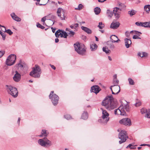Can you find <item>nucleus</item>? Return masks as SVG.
I'll return each instance as SVG.
<instances>
[{
  "label": "nucleus",
  "mask_w": 150,
  "mask_h": 150,
  "mask_svg": "<svg viewBox=\"0 0 150 150\" xmlns=\"http://www.w3.org/2000/svg\"><path fill=\"white\" fill-rule=\"evenodd\" d=\"M102 105L105 106L106 109L111 110L116 107L117 103L111 96L106 98L105 99L103 100Z\"/></svg>",
  "instance_id": "nucleus-1"
},
{
  "label": "nucleus",
  "mask_w": 150,
  "mask_h": 150,
  "mask_svg": "<svg viewBox=\"0 0 150 150\" xmlns=\"http://www.w3.org/2000/svg\"><path fill=\"white\" fill-rule=\"evenodd\" d=\"M41 73V71L40 67L37 65H35L33 71L30 72V75L35 78H39Z\"/></svg>",
  "instance_id": "nucleus-2"
},
{
  "label": "nucleus",
  "mask_w": 150,
  "mask_h": 150,
  "mask_svg": "<svg viewBox=\"0 0 150 150\" xmlns=\"http://www.w3.org/2000/svg\"><path fill=\"white\" fill-rule=\"evenodd\" d=\"M101 110L102 111V118L98 120V122L105 125L107 124L109 120V114L106 110H104L102 108H101Z\"/></svg>",
  "instance_id": "nucleus-3"
},
{
  "label": "nucleus",
  "mask_w": 150,
  "mask_h": 150,
  "mask_svg": "<svg viewBox=\"0 0 150 150\" xmlns=\"http://www.w3.org/2000/svg\"><path fill=\"white\" fill-rule=\"evenodd\" d=\"M74 45L75 51L79 54L83 55L84 54L86 51V49L84 45H81L79 43H76L74 44Z\"/></svg>",
  "instance_id": "nucleus-4"
},
{
  "label": "nucleus",
  "mask_w": 150,
  "mask_h": 150,
  "mask_svg": "<svg viewBox=\"0 0 150 150\" xmlns=\"http://www.w3.org/2000/svg\"><path fill=\"white\" fill-rule=\"evenodd\" d=\"M38 143L41 146L44 147L50 146L52 145L51 141L46 137L39 139L38 140Z\"/></svg>",
  "instance_id": "nucleus-5"
},
{
  "label": "nucleus",
  "mask_w": 150,
  "mask_h": 150,
  "mask_svg": "<svg viewBox=\"0 0 150 150\" xmlns=\"http://www.w3.org/2000/svg\"><path fill=\"white\" fill-rule=\"evenodd\" d=\"M118 138L121 139V140L119 141L120 144H121L125 142L127 139L128 138L126 132L124 130H122L119 134Z\"/></svg>",
  "instance_id": "nucleus-6"
},
{
  "label": "nucleus",
  "mask_w": 150,
  "mask_h": 150,
  "mask_svg": "<svg viewBox=\"0 0 150 150\" xmlns=\"http://www.w3.org/2000/svg\"><path fill=\"white\" fill-rule=\"evenodd\" d=\"M7 86V91L8 93L14 98L17 97L18 94V92L17 88L11 86Z\"/></svg>",
  "instance_id": "nucleus-7"
},
{
  "label": "nucleus",
  "mask_w": 150,
  "mask_h": 150,
  "mask_svg": "<svg viewBox=\"0 0 150 150\" xmlns=\"http://www.w3.org/2000/svg\"><path fill=\"white\" fill-rule=\"evenodd\" d=\"M16 56L15 54H11L7 58L6 61V64L8 66H11L15 62Z\"/></svg>",
  "instance_id": "nucleus-8"
},
{
  "label": "nucleus",
  "mask_w": 150,
  "mask_h": 150,
  "mask_svg": "<svg viewBox=\"0 0 150 150\" xmlns=\"http://www.w3.org/2000/svg\"><path fill=\"white\" fill-rule=\"evenodd\" d=\"M54 91H52L49 97V98L51 99L53 105H55L58 103L59 97L56 94H54Z\"/></svg>",
  "instance_id": "nucleus-9"
},
{
  "label": "nucleus",
  "mask_w": 150,
  "mask_h": 150,
  "mask_svg": "<svg viewBox=\"0 0 150 150\" xmlns=\"http://www.w3.org/2000/svg\"><path fill=\"white\" fill-rule=\"evenodd\" d=\"M115 114L117 115H126V112L124 109L123 105H120L117 109L115 110Z\"/></svg>",
  "instance_id": "nucleus-10"
},
{
  "label": "nucleus",
  "mask_w": 150,
  "mask_h": 150,
  "mask_svg": "<svg viewBox=\"0 0 150 150\" xmlns=\"http://www.w3.org/2000/svg\"><path fill=\"white\" fill-rule=\"evenodd\" d=\"M55 36L57 38H59L60 36L61 38H67L68 36V34L64 31L62 30H58L55 33Z\"/></svg>",
  "instance_id": "nucleus-11"
},
{
  "label": "nucleus",
  "mask_w": 150,
  "mask_h": 150,
  "mask_svg": "<svg viewBox=\"0 0 150 150\" xmlns=\"http://www.w3.org/2000/svg\"><path fill=\"white\" fill-rule=\"evenodd\" d=\"M57 13L58 16L62 20H64V11L61 8H59L57 9Z\"/></svg>",
  "instance_id": "nucleus-12"
},
{
  "label": "nucleus",
  "mask_w": 150,
  "mask_h": 150,
  "mask_svg": "<svg viewBox=\"0 0 150 150\" xmlns=\"http://www.w3.org/2000/svg\"><path fill=\"white\" fill-rule=\"evenodd\" d=\"M119 122L121 124L126 125H131V122L130 120L128 118H125L122 119L119 121Z\"/></svg>",
  "instance_id": "nucleus-13"
},
{
  "label": "nucleus",
  "mask_w": 150,
  "mask_h": 150,
  "mask_svg": "<svg viewBox=\"0 0 150 150\" xmlns=\"http://www.w3.org/2000/svg\"><path fill=\"white\" fill-rule=\"evenodd\" d=\"M119 8L115 7L113 10V13L114 14L115 18L116 19H118L120 16V11Z\"/></svg>",
  "instance_id": "nucleus-14"
},
{
  "label": "nucleus",
  "mask_w": 150,
  "mask_h": 150,
  "mask_svg": "<svg viewBox=\"0 0 150 150\" xmlns=\"http://www.w3.org/2000/svg\"><path fill=\"white\" fill-rule=\"evenodd\" d=\"M15 67L17 69V70H17L18 71L20 72L21 71L23 70L24 67V65L23 63H21V60L20 61L19 63L15 65Z\"/></svg>",
  "instance_id": "nucleus-15"
},
{
  "label": "nucleus",
  "mask_w": 150,
  "mask_h": 150,
  "mask_svg": "<svg viewBox=\"0 0 150 150\" xmlns=\"http://www.w3.org/2000/svg\"><path fill=\"white\" fill-rule=\"evenodd\" d=\"M14 80L16 82H18L21 79V75L17 70L15 71V74L13 77Z\"/></svg>",
  "instance_id": "nucleus-16"
},
{
  "label": "nucleus",
  "mask_w": 150,
  "mask_h": 150,
  "mask_svg": "<svg viewBox=\"0 0 150 150\" xmlns=\"http://www.w3.org/2000/svg\"><path fill=\"white\" fill-rule=\"evenodd\" d=\"M120 25L119 22H116L113 21L110 25V28L114 29H115L117 28Z\"/></svg>",
  "instance_id": "nucleus-17"
},
{
  "label": "nucleus",
  "mask_w": 150,
  "mask_h": 150,
  "mask_svg": "<svg viewBox=\"0 0 150 150\" xmlns=\"http://www.w3.org/2000/svg\"><path fill=\"white\" fill-rule=\"evenodd\" d=\"M100 88L98 86H94L91 87V92H94L96 94L98 93L100 91Z\"/></svg>",
  "instance_id": "nucleus-18"
},
{
  "label": "nucleus",
  "mask_w": 150,
  "mask_h": 150,
  "mask_svg": "<svg viewBox=\"0 0 150 150\" xmlns=\"http://www.w3.org/2000/svg\"><path fill=\"white\" fill-rule=\"evenodd\" d=\"M125 45L127 48L129 47L130 45L132 44V42L131 40L127 38L125 39Z\"/></svg>",
  "instance_id": "nucleus-19"
},
{
  "label": "nucleus",
  "mask_w": 150,
  "mask_h": 150,
  "mask_svg": "<svg viewBox=\"0 0 150 150\" xmlns=\"http://www.w3.org/2000/svg\"><path fill=\"white\" fill-rule=\"evenodd\" d=\"M113 90L115 94H118L120 91V87L119 86L113 85Z\"/></svg>",
  "instance_id": "nucleus-20"
},
{
  "label": "nucleus",
  "mask_w": 150,
  "mask_h": 150,
  "mask_svg": "<svg viewBox=\"0 0 150 150\" xmlns=\"http://www.w3.org/2000/svg\"><path fill=\"white\" fill-rule=\"evenodd\" d=\"M11 16L12 18L15 21L18 22L21 21V19L16 15L14 13H12L11 14Z\"/></svg>",
  "instance_id": "nucleus-21"
},
{
  "label": "nucleus",
  "mask_w": 150,
  "mask_h": 150,
  "mask_svg": "<svg viewBox=\"0 0 150 150\" xmlns=\"http://www.w3.org/2000/svg\"><path fill=\"white\" fill-rule=\"evenodd\" d=\"M117 37L115 35H112L110 37V40L112 43L114 42H118L119 41H120V40L119 39L117 40H115L116 38H117Z\"/></svg>",
  "instance_id": "nucleus-22"
},
{
  "label": "nucleus",
  "mask_w": 150,
  "mask_h": 150,
  "mask_svg": "<svg viewBox=\"0 0 150 150\" xmlns=\"http://www.w3.org/2000/svg\"><path fill=\"white\" fill-rule=\"evenodd\" d=\"M81 28L83 30L87 33L88 34H90L91 33L92 31L90 29L83 26H82Z\"/></svg>",
  "instance_id": "nucleus-23"
},
{
  "label": "nucleus",
  "mask_w": 150,
  "mask_h": 150,
  "mask_svg": "<svg viewBox=\"0 0 150 150\" xmlns=\"http://www.w3.org/2000/svg\"><path fill=\"white\" fill-rule=\"evenodd\" d=\"M98 46L97 45L94 43H92L90 45V48L92 51H94L97 48Z\"/></svg>",
  "instance_id": "nucleus-24"
},
{
  "label": "nucleus",
  "mask_w": 150,
  "mask_h": 150,
  "mask_svg": "<svg viewBox=\"0 0 150 150\" xmlns=\"http://www.w3.org/2000/svg\"><path fill=\"white\" fill-rule=\"evenodd\" d=\"M48 134V133L47 132V131L42 129L41 132V134L39 135V136L40 137H42L43 136L46 137L47 136Z\"/></svg>",
  "instance_id": "nucleus-25"
},
{
  "label": "nucleus",
  "mask_w": 150,
  "mask_h": 150,
  "mask_svg": "<svg viewBox=\"0 0 150 150\" xmlns=\"http://www.w3.org/2000/svg\"><path fill=\"white\" fill-rule=\"evenodd\" d=\"M88 117V113L87 112L85 111L82 114L81 116V118L83 120L87 119Z\"/></svg>",
  "instance_id": "nucleus-26"
},
{
  "label": "nucleus",
  "mask_w": 150,
  "mask_h": 150,
  "mask_svg": "<svg viewBox=\"0 0 150 150\" xmlns=\"http://www.w3.org/2000/svg\"><path fill=\"white\" fill-rule=\"evenodd\" d=\"M148 54L147 53L144 52H139L138 54V56L140 57H146L148 56Z\"/></svg>",
  "instance_id": "nucleus-27"
},
{
  "label": "nucleus",
  "mask_w": 150,
  "mask_h": 150,
  "mask_svg": "<svg viewBox=\"0 0 150 150\" xmlns=\"http://www.w3.org/2000/svg\"><path fill=\"white\" fill-rule=\"evenodd\" d=\"M118 5L120 10L121 11L123 8L126 7V6L124 4L121 3L119 2L118 3Z\"/></svg>",
  "instance_id": "nucleus-28"
},
{
  "label": "nucleus",
  "mask_w": 150,
  "mask_h": 150,
  "mask_svg": "<svg viewBox=\"0 0 150 150\" xmlns=\"http://www.w3.org/2000/svg\"><path fill=\"white\" fill-rule=\"evenodd\" d=\"M101 9L99 7H96L94 9V11L96 15H98L100 13Z\"/></svg>",
  "instance_id": "nucleus-29"
},
{
  "label": "nucleus",
  "mask_w": 150,
  "mask_h": 150,
  "mask_svg": "<svg viewBox=\"0 0 150 150\" xmlns=\"http://www.w3.org/2000/svg\"><path fill=\"white\" fill-rule=\"evenodd\" d=\"M144 9L147 13H149L150 11V5H147L144 6Z\"/></svg>",
  "instance_id": "nucleus-30"
},
{
  "label": "nucleus",
  "mask_w": 150,
  "mask_h": 150,
  "mask_svg": "<svg viewBox=\"0 0 150 150\" xmlns=\"http://www.w3.org/2000/svg\"><path fill=\"white\" fill-rule=\"evenodd\" d=\"M113 12L108 10L107 12V16L110 18H111L112 16Z\"/></svg>",
  "instance_id": "nucleus-31"
},
{
  "label": "nucleus",
  "mask_w": 150,
  "mask_h": 150,
  "mask_svg": "<svg viewBox=\"0 0 150 150\" xmlns=\"http://www.w3.org/2000/svg\"><path fill=\"white\" fill-rule=\"evenodd\" d=\"M103 50L106 54L110 53V50L108 49L106 47H103Z\"/></svg>",
  "instance_id": "nucleus-32"
},
{
  "label": "nucleus",
  "mask_w": 150,
  "mask_h": 150,
  "mask_svg": "<svg viewBox=\"0 0 150 150\" xmlns=\"http://www.w3.org/2000/svg\"><path fill=\"white\" fill-rule=\"evenodd\" d=\"M143 27L145 28H150V22H143Z\"/></svg>",
  "instance_id": "nucleus-33"
},
{
  "label": "nucleus",
  "mask_w": 150,
  "mask_h": 150,
  "mask_svg": "<svg viewBox=\"0 0 150 150\" xmlns=\"http://www.w3.org/2000/svg\"><path fill=\"white\" fill-rule=\"evenodd\" d=\"M136 11L134 10H132L131 11H129L128 12V14H129L131 16L135 15L136 13Z\"/></svg>",
  "instance_id": "nucleus-34"
},
{
  "label": "nucleus",
  "mask_w": 150,
  "mask_h": 150,
  "mask_svg": "<svg viewBox=\"0 0 150 150\" xmlns=\"http://www.w3.org/2000/svg\"><path fill=\"white\" fill-rule=\"evenodd\" d=\"M66 30L69 32L68 33V34L70 35V36H73L75 33L74 32L70 30L68 28L66 29Z\"/></svg>",
  "instance_id": "nucleus-35"
},
{
  "label": "nucleus",
  "mask_w": 150,
  "mask_h": 150,
  "mask_svg": "<svg viewBox=\"0 0 150 150\" xmlns=\"http://www.w3.org/2000/svg\"><path fill=\"white\" fill-rule=\"evenodd\" d=\"M123 107L124 110L125 112V111L127 112L129 111V108L128 104H127L126 105H125L124 106L123 105Z\"/></svg>",
  "instance_id": "nucleus-36"
},
{
  "label": "nucleus",
  "mask_w": 150,
  "mask_h": 150,
  "mask_svg": "<svg viewBox=\"0 0 150 150\" xmlns=\"http://www.w3.org/2000/svg\"><path fill=\"white\" fill-rule=\"evenodd\" d=\"M109 42H108V45L111 49H113L115 48L114 45L112 43H109Z\"/></svg>",
  "instance_id": "nucleus-37"
},
{
  "label": "nucleus",
  "mask_w": 150,
  "mask_h": 150,
  "mask_svg": "<svg viewBox=\"0 0 150 150\" xmlns=\"http://www.w3.org/2000/svg\"><path fill=\"white\" fill-rule=\"evenodd\" d=\"M4 31L3 30L4 32H6V33L10 35H11L13 33V32L10 29L6 30V28L4 29Z\"/></svg>",
  "instance_id": "nucleus-38"
},
{
  "label": "nucleus",
  "mask_w": 150,
  "mask_h": 150,
  "mask_svg": "<svg viewBox=\"0 0 150 150\" xmlns=\"http://www.w3.org/2000/svg\"><path fill=\"white\" fill-rule=\"evenodd\" d=\"M83 6L81 4H80L78 6L77 8H75V9L76 10H80L82 9Z\"/></svg>",
  "instance_id": "nucleus-39"
},
{
  "label": "nucleus",
  "mask_w": 150,
  "mask_h": 150,
  "mask_svg": "<svg viewBox=\"0 0 150 150\" xmlns=\"http://www.w3.org/2000/svg\"><path fill=\"white\" fill-rule=\"evenodd\" d=\"M128 81L130 85H134V81L131 78H129L128 79Z\"/></svg>",
  "instance_id": "nucleus-40"
},
{
  "label": "nucleus",
  "mask_w": 150,
  "mask_h": 150,
  "mask_svg": "<svg viewBox=\"0 0 150 150\" xmlns=\"http://www.w3.org/2000/svg\"><path fill=\"white\" fill-rule=\"evenodd\" d=\"M55 21H52L50 19H49L48 21V23L49 26H51L53 25Z\"/></svg>",
  "instance_id": "nucleus-41"
},
{
  "label": "nucleus",
  "mask_w": 150,
  "mask_h": 150,
  "mask_svg": "<svg viewBox=\"0 0 150 150\" xmlns=\"http://www.w3.org/2000/svg\"><path fill=\"white\" fill-rule=\"evenodd\" d=\"M98 27L100 29H103L104 27V25L103 24L102 22H100L99 23V25Z\"/></svg>",
  "instance_id": "nucleus-42"
},
{
  "label": "nucleus",
  "mask_w": 150,
  "mask_h": 150,
  "mask_svg": "<svg viewBox=\"0 0 150 150\" xmlns=\"http://www.w3.org/2000/svg\"><path fill=\"white\" fill-rule=\"evenodd\" d=\"M119 81L117 79H113V83L114 85L118 86V85L119 83Z\"/></svg>",
  "instance_id": "nucleus-43"
},
{
  "label": "nucleus",
  "mask_w": 150,
  "mask_h": 150,
  "mask_svg": "<svg viewBox=\"0 0 150 150\" xmlns=\"http://www.w3.org/2000/svg\"><path fill=\"white\" fill-rule=\"evenodd\" d=\"M73 29H74L75 30V31H76L77 30V28L79 27V24L78 23H75L73 24Z\"/></svg>",
  "instance_id": "nucleus-44"
},
{
  "label": "nucleus",
  "mask_w": 150,
  "mask_h": 150,
  "mask_svg": "<svg viewBox=\"0 0 150 150\" xmlns=\"http://www.w3.org/2000/svg\"><path fill=\"white\" fill-rule=\"evenodd\" d=\"M134 33L136 34H137L138 36H140V35L142 34L141 32H140L136 30H132L130 32V33Z\"/></svg>",
  "instance_id": "nucleus-45"
},
{
  "label": "nucleus",
  "mask_w": 150,
  "mask_h": 150,
  "mask_svg": "<svg viewBox=\"0 0 150 150\" xmlns=\"http://www.w3.org/2000/svg\"><path fill=\"white\" fill-rule=\"evenodd\" d=\"M135 24L137 26L143 27V22H137L135 23Z\"/></svg>",
  "instance_id": "nucleus-46"
},
{
  "label": "nucleus",
  "mask_w": 150,
  "mask_h": 150,
  "mask_svg": "<svg viewBox=\"0 0 150 150\" xmlns=\"http://www.w3.org/2000/svg\"><path fill=\"white\" fill-rule=\"evenodd\" d=\"M135 145L134 146L132 144H129L128 146H127L126 148H130V149H136V147H132V146H135Z\"/></svg>",
  "instance_id": "nucleus-47"
},
{
  "label": "nucleus",
  "mask_w": 150,
  "mask_h": 150,
  "mask_svg": "<svg viewBox=\"0 0 150 150\" xmlns=\"http://www.w3.org/2000/svg\"><path fill=\"white\" fill-rule=\"evenodd\" d=\"M64 118L67 120H70L71 119V117L70 115L69 114H66L64 115Z\"/></svg>",
  "instance_id": "nucleus-48"
},
{
  "label": "nucleus",
  "mask_w": 150,
  "mask_h": 150,
  "mask_svg": "<svg viewBox=\"0 0 150 150\" xmlns=\"http://www.w3.org/2000/svg\"><path fill=\"white\" fill-rule=\"evenodd\" d=\"M37 27L40 28L41 29H43L45 28V27L41 25L38 23H37Z\"/></svg>",
  "instance_id": "nucleus-49"
},
{
  "label": "nucleus",
  "mask_w": 150,
  "mask_h": 150,
  "mask_svg": "<svg viewBox=\"0 0 150 150\" xmlns=\"http://www.w3.org/2000/svg\"><path fill=\"white\" fill-rule=\"evenodd\" d=\"M0 34L2 36L3 40H4L5 39L6 37V35L5 32L3 33L0 30Z\"/></svg>",
  "instance_id": "nucleus-50"
},
{
  "label": "nucleus",
  "mask_w": 150,
  "mask_h": 150,
  "mask_svg": "<svg viewBox=\"0 0 150 150\" xmlns=\"http://www.w3.org/2000/svg\"><path fill=\"white\" fill-rule=\"evenodd\" d=\"M147 117L150 118V110H148L146 112Z\"/></svg>",
  "instance_id": "nucleus-51"
},
{
  "label": "nucleus",
  "mask_w": 150,
  "mask_h": 150,
  "mask_svg": "<svg viewBox=\"0 0 150 150\" xmlns=\"http://www.w3.org/2000/svg\"><path fill=\"white\" fill-rule=\"evenodd\" d=\"M147 110L144 108H142L141 110V112L142 114L146 113Z\"/></svg>",
  "instance_id": "nucleus-52"
},
{
  "label": "nucleus",
  "mask_w": 150,
  "mask_h": 150,
  "mask_svg": "<svg viewBox=\"0 0 150 150\" xmlns=\"http://www.w3.org/2000/svg\"><path fill=\"white\" fill-rule=\"evenodd\" d=\"M5 52L4 51H0V58L2 57L5 54Z\"/></svg>",
  "instance_id": "nucleus-53"
},
{
  "label": "nucleus",
  "mask_w": 150,
  "mask_h": 150,
  "mask_svg": "<svg viewBox=\"0 0 150 150\" xmlns=\"http://www.w3.org/2000/svg\"><path fill=\"white\" fill-rule=\"evenodd\" d=\"M132 38L133 39H141V38L137 35H134Z\"/></svg>",
  "instance_id": "nucleus-54"
},
{
  "label": "nucleus",
  "mask_w": 150,
  "mask_h": 150,
  "mask_svg": "<svg viewBox=\"0 0 150 150\" xmlns=\"http://www.w3.org/2000/svg\"><path fill=\"white\" fill-rule=\"evenodd\" d=\"M39 2H37L36 3V4L37 5H39L40 6H41V5H45L46 4V2H45L43 4H40L39 3Z\"/></svg>",
  "instance_id": "nucleus-55"
},
{
  "label": "nucleus",
  "mask_w": 150,
  "mask_h": 150,
  "mask_svg": "<svg viewBox=\"0 0 150 150\" xmlns=\"http://www.w3.org/2000/svg\"><path fill=\"white\" fill-rule=\"evenodd\" d=\"M130 33V32L129 33L127 31L125 33V35L127 37H129L130 35V33Z\"/></svg>",
  "instance_id": "nucleus-56"
},
{
  "label": "nucleus",
  "mask_w": 150,
  "mask_h": 150,
  "mask_svg": "<svg viewBox=\"0 0 150 150\" xmlns=\"http://www.w3.org/2000/svg\"><path fill=\"white\" fill-rule=\"evenodd\" d=\"M112 88H114L113 85L111 86L110 87V89L112 91V94H115V93L114 92V91H113V90H112Z\"/></svg>",
  "instance_id": "nucleus-57"
},
{
  "label": "nucleus",
  "mask_w": 150,
  "mask_h": 150,
  "mask_svg": "<svg viewBox=\"0 0 150 150\" xmlns=\"http://www.w3.org/2000/svg\"><path fill=\"white\" fill-rule=\"evenodd\" d=\"M112 88H114L113 85L111 86L110 87V89L112 91V94H115V93L114 92V91H113V90H112Z\"/></svg>",
  "instance_id": "nucleus-58"
},
{
  "label": "nucleus",
  "mask_w": 150,
  "mask_h": 150,
  "mask_svg": "<svg viewBox=\"0 0 150 150\" xmlns=\"http://www.w3.org/2000/svg\"><path fill=\"white\" fill-rule=\"evenodd\" d=\"M50 16L51 17V18L53 20H54L56 19V17L55 16L53 15H50Z\"/></svg>",
  "instance_id": "nucleus-59"
},
{
  "label": "nucleus",
  "mask_w": 150,
  "mask_h": 150,
  "mask_svg": "<svg viewBox=\"0 0 150 150\" xmlns=\"http://www.w3.org/2000/svg\"><path fill=\"white\" fill-rule=\"evenodd\" d=\"M141 105V103L140 102H138V103H136L135 104V106L136 107L139 106Z\"/></svg>",
  "instance_id": "nucleus-60"
},
{
  "label": "nucleus",
  "mask_w": 150,
  "mask_h": 150,
  "mask_svg": "<svg viewBox=\"0 0 150 150\" xmlns=\"http://www.w3.org/2000/svg\"><path fill=\"white\" fill-rule=\"evenodd\" d=\"M50 66L51 67V68L52 69H53L54 70H55V69L56 67H55L53 65H52L51 64H50Z\"/></svg>",
  "instance_id": "nucleus-61"
},
{
  "label": "nucleus",
  "mask_w": 150,
  "mask_h": 150,
  "mask_svg": "<svg viewBox=\"0 0 150 150\" xmlns=\"http://www.w3.org/2000/svg\"><path fill=\"white\" fill-rule=\"evenodd\" d=\"M45 20L46 18H45V17H44L42 18L41 21L42 22H45Z\"/></svg>",
  "instance_id": "nucleus-62"
},
{
  "label": "nucleus",
  "mask_w": 150,
  "mask_h": 150,
  "mask_svg": "<svg viewBox=\"0 0 150 150\" xmlns=\"http://www.w3.org/2000/svg\"><path fill=\"white\" fill-rule=\"evenodd\" d=\"M55 41L56 43H57L59 41V40L57 38H56L55 40Z\"/></svg>",
  "instance_id": "nucleus-63"
},
{
  "label": "nucleus",
  "mask_w": 150,
  "mask_h": 150,
  "mask_svg": "<svg viewBox=\"0 0 150 150\" xmlns=\"http://www.w3.org/2000/svg\"><path fill=\"white\" fill-rule=\"evenodd\" d=\"M117 79V75L115 74L113 76V79Z\"/></svg>",
  "instance_id": "nucleus-64"
}]
</instances>
